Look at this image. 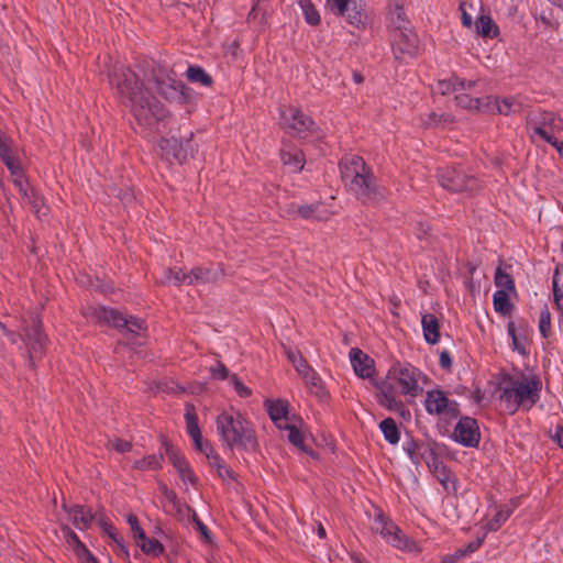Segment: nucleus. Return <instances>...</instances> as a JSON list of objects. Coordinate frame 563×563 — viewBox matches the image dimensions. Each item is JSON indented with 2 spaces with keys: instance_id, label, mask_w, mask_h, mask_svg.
I'll use <instances>...</instances> for the list:
<instances>
[{
  "instance_id": "obj_1",
  "label": "nucleus",
  "mask_w": 563,
  "mask_h": 563,
  "mask_svg": "<svg viewBox=\"0 0 563 563\" xmlns=\"http://www.w3.org/2000/svg\"><path fill=\"white\" fill-rule=\"evenodd\" d=\"M137 71L120 66L110 75V84L120 101L130 109L142 132L161 134L169 113L148 91L155 89L168 102L184 104L190 98V89L177 79L169 67L153 59L136 65Z\"/></svg>"
},
{
  "instance_id": "obj_2",
  "label": "nucleus",
  "mask_w": 563,
  "mask_h": 563,
  "mask_svg": "<svg viewBox=\"0 0 563 563\" xmlns=\"http://www.w3.org/2000/svg\"><path fill=\"white\" fill-rule=\"evenodd\" d=\"M421 371L411 364H394L386 377L376 384L377 402L389 411L404 412L405 406L400 395L416 398L422 391L419 385Z\"/></svg>"
},
{
  "instance_id": "obj_3",
  "label": "nucleus",
  "mask_w": 563,
  "mask_h": 563,
  "mask_svg": "<svg viewBox=\"0 0 563 563\" xmlns=\"http://www.w3.org/2000/svg\"><path fill=\"white\" fill-rule=\"evenodd\" d=\"M339 169L341 180L352 196L363 203H378L385 199V189L379 186L373 169L363 157L355 154L344 155Z\"/></svg>"
},
{
  "instance_id": "obj_4",
  "label": "nucleus",
  "mask_w": 563,
  "mask_h": 563,
  "mask_svg": "<svg viewBox=\"0 0 563 563\" xmlns=\"http://www.w3.org/2000/svg\"><path fill=\"white\" fill-rule=\"evenodd\" d=\"M499 400L505 411L515 415L519 409L531 410L540 400L542 382L533 374L508 375L499 384Z\"/></svg>"
},
{
  "instance_id": "obj_5",
  "label": "nucleus",
  "mask_w": 563,
  "mask_h": 563,
  "mask_svg": "<svg viewBox=\"0 0 563 563\" xmlns=\"http://www.w3.org/2000/svg\"><path fill=\"white\" fill-rule=\"evenodd\" d=\"M217 432L229 449L255 450L257 439L252 423L233 408L223 410L216 420Z\"/></svg>"
},
{
  "instance_id": "obj_6",
  "label": "nucleus",
  "mask_w": 563,
  "mask_h": 563,
  "mask_svg": "<svg viewBox=\"0 0 563 563\" xmlns=\"http://www.w3.org/2000/svg\"><path fill=\"white\" fill-rule=\"evenodd\" d=\"M97 322L119 329L128 339L141 336L145 331V322L134 317H124L119 310L104 306L92 309Z\"/></svg>"
},
{
  "instance_id": "obj_7",
  "label": "nucleus",
  "mask_w": 563,
  "mask_h": 563,
  "mask_svg": "<svg viewBox=\"0 0 563 563\" xmlns=\"http://www.w3.org/2000/svg\"><path fill=\"white\" fill-rule=\"evenodd\" d=\"M527 125L531 137H539L549 143L556 133L563 132V119L551 111L536 110L527 115Z\"/></svg>"
},
{
  "instance_id": "obj_8",
  "label": "nucleus",
  "mask_w": 563,
  "mask_h": 563,
  "mask_svg": "<svg viewBox=\"0 0 563 563\" xmlns=\"http://www.w3.org/2000/svg\"><path fill=\"white\" fill-rule=\"evenodd\" d=\"M373 530L391 547L404 552H420L418 544L409 539L401 529L388 519L383 512L375 516Z\"/></svg>"
},
{
  "instance_id": "obj_9",
  "label": "nucleus",
  "mask_w": 563,
  "mask_h": 563,
  "mask_svg": "<svg viewBox=\"0 0 563 563\" xmlns=\"http://www.w3.org/2000/svg\"><path fill=\"white\" fill-rule=\"evenodd\" d=\"M388 20L390 25L398 31L395 38L399 36L405 41V45L400 51L408 54H413L417 48V36L409 29L410 22L405 11L402 1L391 0L388 4Z\"/></svg>"
},
{
  "instance_id": "obj_10",
  "label": "nucleus",
  "mask_w": 563,
  "mask_h": 563,
  "mask_svg": "<svg viewBox=\"0 0 563 563\" xmlns=\"http://www.w3.org/2000/svg\"><path fill=\"white\" fill-rule=\"evenodd\" d=\"M440 185L452 192L475 191L479 188V181L473 175H468L462 166L441 167L438 169Z\"/></svg>"
},
{
  "instance_id": "obj_11",
  "label": "nucleus",
  "mask_w": 563,
  "mask_h": 563,
  "mask_svg": "<svg viewBox=\"0 0 563 563\" xmlns=\"http://www.w3.org/2000/svg\"><path fill=\"white\" fill-rule=\"evenodd\" d=\"M282 124L291 136L306 139L317 130L316 122L295 107H284L280 110Z\"/></svg>"
},
{
  "instance_id": "obj_12",
  "label": "nucleus",
  "mask_w": 563,
  "mask_h": 563,
  "mask_svg": "<svg viewBox=\"0 0 563 563\" xmlns=\"http://www.w3.org/2000/svg\"><path fill=\"white\" fill-rule=\"evenodd\" d=\"M424 409L429 415L444 419H456L460 416L457 401L450 399L441 389H431L426 393Z\"/></svg>"
},
{
  "instance_id": "obj_13",
  "label": "nucleus",
  "mask_w": 563,
  "mask_h": 563,
  "mask_svg": "<svg viewBox=\"0 0 563 563\" xmlns=\"http://www.w3.org/2000/svg\"><path fill=\"white\" fill-rule=\"evenodd\" d=\"M453 439L467 448L477 446L481 440L477 421L471 417H462L454 428Z\"/></svg>"
},
{
  "instance_id": "obj_14",
  "label": "nucleus",
  "mask_w": 563,
  "mask_h": 563,
  "mask_svg": "<svg viewBox=\"0 0 563 563\" xmlns=\"http://www.w3.org/2000/svg\"><path fill=\"white\" fill-rule=\"evenodd\" d=\"M190 140H186L183 142L176 137H162L158 146L161 150L162 156L167 161H176L178 163H184L191 151L188 150Z\"/></svg>"
},
{
  "instance_id": "obj_15",
  "label": "nucleus",
  "mask_w": 563,
  "mask_h": 563,
  "mask_svg": "<svg viewBox=\"0 0 563 563\" xmlns=\"http://www.w3.org/2000/svg\"><path fill=\"white\" fill-rule=\"evenodd\" d=\"M23 331L30 357L33 358L42 354L46 344V336L42 332L41 320L37 317H33L31 325L25 327Z\"/></svg>"
},
{
  "instance_id": "obj_16",
  "label": "nucleus",
  "mask_w": 563,
  "mask_h": 563,
  "mask_svg": "<svg viewBox=\"0 0 563 563\" xmlns=\"http://www.w3.org/2000/svg\"><path fill=\"white\" fill-rule=\"evenodd\" d=\"M15 187L18 188L23 202L30 205L32 211L37 216V218L46 216L47 208L44 199L33 188H29L27 180L22 183L20 180L15 181Z\"/></svg>"
},
{
  "instance_id": "obj_17",
  "label": "nucleus",
  "mask_w": 563,
  "mask_h": 563,
  "mask_svg": "<svg viewBox=\"0 0 563 563\" xmlns=\"http://www.w3.org/2000/svg\"><path fill=\"white\" fill-rule=\"evenodd\" d=\"M351 365L354 373L361 378H371L374 375V360L362 350L353 347L349 353Z\"/></svg>"
},
{
  "instance_id": "obj_18",
  "label": "nucleus",
  "mask_w": 563,
  "mask_h": 563,
  "mask_svg": "<svg viewBox=\"0 0 563 563\" xmlns=\"http://www.w3.org/2000/svg\"><path fill=\"white\" fill-rule=\"evenodd\" d=\"M62 507L76 529L84 531L91 526L93 515L88 507L82 505L67 506L66 504H63Z\"/></svg>"
},
{
  "instance_id": "obj_19",
  "label": "nucleus",
  "mask_w": 563,
  "mask_h": 563,
  "mask_svg": "<svg viewBox=\"0 0 563 563\" xmlns=\"http://www.w3.org/2000/svg\"><path fill=\"white\" fill-rule=\"evenodd\" d=\"M267 412L278 429L289 427L292 418L289 417V404L286 400L277 399L266 401Z\"/></svg>"
},
{
  "instance_id": "obj_20",
  "label": "nucleus",
  "mask_w": 563,
  "mask_h": 563,
  "mask_svg": "<svg viewBox=\"0 0 563 563\" xmlns=\"http://www.w3.org/2000/svg\"><path fill=\"white\" fill-rule=\"evenodd\" d=\"M426 464L446 492L451 489L450 484H452L453 490L456 489L453 474L446 468L437 453H434Z\"/></svg>"
},
{
  "instance_id": "obj_21",
  "label": "nucleus",
  "mask_w": 563,
  "mask_h": 563,
  "mask_svg": "<svg viewBox=\"0 0 563 563\" xmlns=\"http://www.w3.org/2000/svg\"><path fill=\"white\" fill-rule=\"evenodd\" d=\"M404 450L415 465H419L421 462L427 463L435 453L430 444L413 439L404 444Z\"/></svg>"
},
{
  "instance_id": "obj_22",
  "label": "nucleus",
  "mask_w": 563,
  "mask_h": 563,
  "mask_svg": "<svg viewBox=\"0 0 563 563\" xmlns=\"http://www.w3.org/2000/svg\"><path fill=\"white\" fill-rule=\"evenodd\" d=\"M185 420L187 432L194 441L195 448L198 451H205V444L202 434L198 424V417L192 405L186 406Z\"/></svg>"
},
{
  "instance_id": "obj_23",
  "label": "nucleus",
  "mask_w": 563,
  "mask_h": 563,
  "mask_svg": "<svg viewBox=\"0 0 563 563\" xmlns=\"http://www.w3.org/2000/svg\"><path fill=\"white\" fill-rule=\"evenodd\" d=\"M486 107H489L492 102H494V106L498 113L504 115H510L521 110L522 103L518 101L514 97H505V98H492L486 97Z\"/></svg>"
},
{
  "instance_id": "obj_24",
  "label": "nucleus",
  "mask_w": 563,
  "mask_h": 563,
  "mask_svg": "<svg viewBox=\"0 0 563 563\" xmlns=\"http://www.w3.org/2000/svg\"><path fill=\"white\" fill-rule=\"evenodd\" d=\"M423 336L430 344H435L440 340V324L433 313H424L421 317Z\"/></svg>"
},
{
  "instance_id": "obj_25",
  "label": "nucleus",
  "mask_w": 563,
  "mask_h": 563,
  "mask_svg": "<svg viewBox=\"0 0 563 563\" xmlns=\"http://www.w3.org/2000/svg\"><path fill=\"white\" fill-rule=\"evenodd\" d=\"M484 540L485 536L468 542L465 548L457 549L456 551H454V553L444 555L440 563H456L461 559L470 556L472 553H474L481 548Z\"/></svg>"
},
{
  "instance_id": "obj_26",
  "label": "nucleus",
  "mask_w": 563,
  "mask_h": 563,
  "mask_svg": "<svg viewBox=\"0 0 563 563\" xmlns=\"http://www.w3.org/2000/svg\"><path fill=\"white\" fill-rule=\"evenodd\" d=\"M552 291L555 308L563 318V267L556 266L552 277Z\"/></svg>"
},
{
  "instance_id": "obj_27",
  "label": "nucleus",
  "mask_w": 563,
  "mask_h": 563,
  "mask_svg": "<svg viewBox=\"0 0 563 563\" xmlns=\"http://www.w3.org/2000/svg\"><path fill=\"white\" fill-rule=\"evenodd\" d=\"M475 30L477 35L482 37L494 38L498 35V25L489 15L482 14L475 21Z\"/></svg>"
},
{
  "instance_id": "obj_28",
  "label": "nucleus",
  "mask_w": 563,
  "mask_h": 563,
  "mask_svg": "<svg viewBox=\"0 0 563 563\" xmlns=\"http://www.w3.org/2000/svg\"><path fill=\"white\" fill-rule=\"evenodd\" d=\"M217 274L208 267H195L188 273L187 285H200L213 283Z\"/></svg>"
},
{
  "instance_id": "obj_29",
  "label": "nucleus",
  "mask_w": 563,
  "mask_h": 563,
  "mask_svg": "<svg viewBox=\"0 0 563 563\" xmlns=\"http://www.w3.org/2000/svg\"><path fill=\"white\" fill-rule=\"evenodd\" d=\"M2 162L7 166V168L10 170L12 177H13V184L15 185V181L20 180L21 183L26 180L24 177V172L20 162V158L18 156V151L1 157Z\"/></svg>"
},
{
  "instance_id": "obj_30",
  "label": "nucleus",
  "mask_w": 563,
  "mask_h": 563,
  "mask_svg": "<svg viewBox=\"0 0 563 563\" xmlns=\"http://www.w3.org/2000/svg\"><path fill=\"white\" fill-rule=\"evenodd\" d=\"M280 158L291 172H300L303 168V154L300 150L282 151Z\"/></svg>"
},
{
  "instance_id": "obj_31",
  "label": "nucleus",
  "mask_w": 563,
  "mask_h": 563,
  "mask_svg": "<svg viewBox=\"0 0 563 563\" xmlns=\"http://www.w3.org/2000/svg\"><path fill=\"white\" fill-rule=\"evenodd\" d=\"M268 14V0H255L254 4L249 12L247 19L250 22L265 25Z\"/></svg>"
},
{
  "instance_id": "obj_32",
  "label": "nucleus",
  "mask_w": 563,
  "mask_h": 563,
  "mask_svg": "<svg viewBox=\"0 0 563 563\" xmlns=\"http://www.w3.org/2000/svg\"><path fill=\"white\" fill-rule=\"evenodd\" d=\"M494 282L496 287L499 288L498 290H505L509 292H515L516 290L514 278L508 272H506L503 262L496 268Z\"/></svg>"
},
{
  "instance_id": "obj_33",
  "label": "nucleus",
  "mask_w": 563,
  "mask_h": 563,
  "mask_svg": "<svg viewBox=\"0 0 563 563\" xmlns=\"http://www.w3.org/2000/svg\"><path fill=\"white\" fill-rule=\"evenodd\" d=\"M508 295L509 291L505 290H496L493 295L494 309L503 316H508L514 308Z\"/></svg>"
},
{
  "instance_id": "obj_34",
  "label": "nucleus",
  "mask_w": 563,
  "mask_h": 563,
  "mask_svg": "<svg viewBox=\"0 0 563 563\" xmlns=\"http://www.w3.org/2000/svg\"><path fill=\"white\" fill-rule=\"evenodd\" d=\"M136 544L147 555L157 558L164 552V545L156 539L147 538L144 533V538H139Z\"/></svg>"
},
{
  "instance_id": "obj_35",
  "label": "nucleus",
  "mask_w": 563,
  "mask_h": 563,
  "mask_svg": "<svg viewBox=\"0 0 563 563\" xmlns=\"http://www.w3.org/2000/svg\"><path fill=\"white\" fill-rule=\"evenodd\" d=\"M188 273H185L180 267L167 268L161 279L162 284L165 285H187Z\"/></svg>"
},
{
  "instance_id": "obj_36",
  "label": "nucleus",
  "mask_w": 563,
  "mask_h": 563,
  "mask_svg": "<svg viewBox=\"0 0 563 563\" xmlns=\"http://www.w3.org/2000/svg\"><path fill=\"white\" fill-rule=\"evenodd\" d=\"M104 530L108 537L111 539L113 550L117 552V554L122 559L130 561L129 549L124 543L123 538L115 531V529L112 526L106 527Z\"/></svg>"
},
{
  "instance_id": "obj_37",
  "label": "nucleus",
  "mask_w": 563,
  "mask_h": 563,
  "mask_svg": "<svg viewBox=\"0 0 563 563\" xmlns=\"http://www.w3.org/2000/svg\"><path fill=\"white\" fill-rule=\"evenodd\" d=\"M186 76L190 82L200 84L205 87H210L213 82L212 77L200 66H189Z\"/></svg>"
},
{
  "instance_id": "obj_38",
  "label": "nucleus",
  "mask_w": 563,
  "mask_h": 563,
  "mask_svg": "<svg viewBox=\"0 0 563 563\" xmlns=\"http://www.w3.org/2000/svg\"><path fill=\"white\" fill-rule=\"evenodd\" d=\"M384 438L390 444H397L400 440L399 429L393 418H386L379 423Z\"/></svg>"
},
{
  "instance_id": "obj_39",
  "label": "nucleus",
  "mask_w": 563,
  "mask_h": 563,
  "mask_svg": "<svg viewBox=\"0 0 563 563\" xmlns=\"http://www.w3.org/2000/svg\"><path fill=\"white\" fill-rule=\"evenodd\" d=\"M454 122V118L450 113L430 112L422 119L426 128H440Z\"/></svg>"
},
{
  "instance_id": "obj_40",
  "label": "nucleus",
  "mask_w": 563,
  "mask_h": 563,
  "mask_svg": "<svg viewBox=\"0 0 563 563\" xmlns=\"http://www.w3.org/2000/svg\"><path fill=\"white\" fill-rule=\"evenodd\" d=\"M163 454H151L133 462L132 467L140 471L159 470L163 463Z\"/></svg>"
},
{
  "instance_id": "obj_41",
  "label": "nucleus",
  "mask_w": 563,
  "mask_h": 563,
  "mask_svg": "<svg viewBox=\"0 0 563 563\" xmlns=\"http://www.w3.org/2000/svg\"><path fill=\"white\" fill-rule=\"evenodd\" d=\"M455 101L457 106L468 110H483L486 107V100L481 98H472L467 93L461 91V93L455 96Z\"/></svg>"
},
{
  "instance_id": "obj_42",
  "label": "nucleus",
  "mask_w": 563,
  "mask_h": 563,
  "mask_svg": "<svg viewBox=\"0 0 563 563\" xmlns=\"http://www.w3.org/2000/svg\"><path fill=\"white\" fill-rule=\"evenodd\" d=\"M512 510L507 507L503 506L499 507L495 514V516L489 519L486 523V528L488 531H497L510 517Z\"/></svg>"
},
{
  "instance_id": "obj_43",
  "label": "nucleus",
  "mask_w": 563,
  "mask_h": 563,
  "mask_svg": "<svg viewBox=\"0 0 563 563\" xmlns=\"http://www.w3.org/2000/svg\"><path fill=\"white\" fill-rule=\"evenodd\" d=\"M460 88H465L464 79L459 77H451L449 79L439 80L437 84V91L441 95L459 92Z\"/></svg>"
},
{
  "instance_id": "obj_44",
  "label": "nucleus",
  "mask_w": 563,
  "mask_h": 563,
  "mask_svg": "<svg viewBox=\"0 0 563 563\" xmlns=\"http://www.w3.org/2000/svg\"><path fill=\"white\" fill-rule=\"evenodd\" d=\"M320 203L303 205L297 208L298 218L305 220H323L320 213Z\"/></svg>"
},
{
  "instance_id": "obj_45",
  "label": "nucleus",
  "mask_w": 563,
  "mask_h": 563,
  "mask_svg": "<svg viewBox=\"0 0 563 563\" xmlns=\"http://www.w3.org/2000/svg\"><path fill=\"white\" fill-rule=\"evenodd\" d=\"M538 327L542 338H549L551 333V313L548 306H544L540 311Z\"/></svg>"
},
{
  "instance_id": "obj_46",
  "label": "nucleus",
  "mask_w": 563,
  "mask_h": 563,
  "mask_svg": "<svg viewBox=\"0 0 563 563\" xmlns=\"http://www.w3.org/2000/svg\"><path fill=\"white\" fill-rule=\"evenodd\" d=\"M282 430L288 431V440L290 443H292L295 446L303 450L305 446V437L302 432L291 422L289 423V427L283 428Z\"/></svg>"
},
{
  "instance_id": "obj_47",
  "label": "nucleus",
  "mask_w": 563,
  "mask_h": 563,
  "mask_svg": "<svg viewBox=\"0 0 563 563\" xmlns=\"http://www.w3.org/2000/svg\"><path fill=\"white\" fill-rule=\"evenodd\" d=\"M301 378L313 393L319 394V390L322 389L321 378L312 367Z\"/></svg>"
},
{
  "instance_id": "obj_48",
  "label": "nucleus",
  "mask_w": 563,
  "mask_h": 563,
  "mask_svg": "<svg viewBox=\"0 0 563 563\" xmlns=\"http://www.w3.org/2000/svg\"><path fill=\"white\" fill-rule=\"evenodd\" d=\"M60 531L63 533L66 544L73 551H75L82 543L79 540L78 536L67 525H62Z\"/></svg>"
},
{
  "instance_id": "obj_49",
  "label": "nucleus",
  "mask_w": 563,
  "mask_h": 563,
  "mask_svg": "<svg viewBox=\"0 0 563 563\" xmlns=\"http://www.w3.org/2000/svg\"><path fill=\"white\" fill-rule=\"evenodd\" d=\"M300 8L302 10V13L305 15V19L307 23L310 25H317L320 22V15L313 4L310 2L300 4Z\"/></svg>"
},
{
  "instance_id": "obj_50",
  "label": "nucleus",
  "mask_w": 563,
  "mask_h": 563,
  "mask_svg": "<svg viewBox=\"0 0 563 563\" xmlns=\"http://www.w3.org/2000/svg\"><path fill=\"white\" fill-rule=\"evenodd\" d=\"M351 0H327V7L338 15H345L349 11Z\"/></svg>"
},
{
  "instance_id": "obj_51",
  "label": "nucleus",
  "mask_w": 563,
  "mask_h": 563,
  "mask_svg": "<svg viewBox=\"0 0 563 563\" xmlns=\"http://www.w3.org/2000/svg\"><path fill=\"white\" fill-rule=\"evenodd\" d=\"M166 454L170 463L174 465V467L178 471L185 464L188 462L181 455L177 450H175L173 446H166Z\"/></svg>"
},
{
  "instance_id": "obj_52",
  "label": "nucleus",
  "mask_w": 563,
  "mask_h": 563,
  "mask_svg": "<svg viewBox=\"0 0 563 563\" xmlns=\"http://www.w3.org/2000/svg\"><path fill=\"white\" fill-rule=\"evenodd\" d=\"M75 555L77 556L80 563H98L95 556L90 553L87 547L81 543L75 551Z\"/></svg>"
},
{
  "instance_id": "obj_53",
  "label": "nucleus",
  "mask_w": 563,
  "mask_h": 563,
  "mask_svg": "<svg viewBox=\"0 0 563 563\" xmlns=\"http://www.w3.org/2000/svg\"><path fill=\"white\" fill-rule=\"evenodd\" d=\"M126 522L131 528V531L133 532V538L136 541L139 538H144V530L141 528L139 523V519L135 515L130 514L126 517Z\"/></svg>"
},
{
  "instance_id": "obj_54",
  "label": "nucleus",
  "mask_w": 563,
  "mask_h": 563,
  "mask_svg": "<svg viewBox=\"0 0 563 563\" xmlns=\"http://www.w3.org/2000/svg\"><path fill=\"white\" fill-rule=\"evenodd\" d=\"M230 380L234 387V390L236 391V394L240 397L245 398V397L251 396V394H252L251 389L247 386H245L243 384V382L236 375L230 376Z\"/></svg>"
},
{
  "instance_id": "obj_55",
  "label": "nucleus",
  "mask_w": 563,
  "mask_h": 563,
  "mask_svg": "<svg viewBox=\"0 0 563 563\" xmlns=\"http://www.w3.org/2000/svg\"><path fill=\"white\" fill-rule=\"evenodd\" d=\"M203 446H205V451H202V452L206 454L210 466L218 468L219 465H221L223 463L222 459L219 456V454H217L212 450V448L209 445V443L206 442V444Z\"/></svg>"
},
{
  "instance_id": "obj_56",
  "label": "nucleus",
  "mask_w": 563,
  "mask_h": 563,
  "mask_svg": "<svg viewBox=\"0 0 563 563\" xmlns=\"http://www.w3.org/2000/svg\"><path fill=\"white\" fill-rule=\"evenodd\" d=\"M16 148L13 147L12 140L4 134H0V157L14 152Z\"/></svg>"
},
{
  "instance_id": "obj_57",
  "label": "nucleus",
  "mask_w": 563,
  "mask_h": 563,
  "mask_svg": "<svg viewBox=\"0 0 563 563\" xmlns=\"http://www.w3.org/2000/svg\"><path fill=\"white\" fill-rule=\"evenodd\" d=\"M210 371L213 378L225 379L229 377V369L221 362H217V364L212 366Z\"/></svg>"
},
{
  "instance_id": "obj_58",
  "label": "nucleus",
  "mask_w": 563,
  "mask_h": 563,
  "mask_svg": "<svg viewBox=\"0 0 563 563\" xmlns=\"http://www.w3.org/2000/svg\"><path fill=\"white\" fill-rule=\"evenodd\" d=\"M178 474L180 476V478L185 482V483H190V484H195L196 481H197V477L195 476L191 467L189 466V464H185L181 468H179L178 471Z\"/></svg>"
},
{
  "instance_id": "obj_59",
  "label": "nucleus",
  "mask_w": 563,
  "mask_h": 563,
  "mask_svg": "<svg viewBox=\"0 0 563 563\" xmlns=\"http://www.w3.org/2000/svg\"><path fill=\"white\" fill-rule=\"evenodd\" d=\"M346 20L350 24L358 26L363 23V15L361 11L356 10V8L350 9L345 13Z\"/></svg>"
},
{
  "instance_id": "obj_60",
  "label": "nucleus",
  "mask_w": 563,
  "mask_h": 563,
  "mask_svg": "<svg viewBox=\"0 0 563 563\" xmlns=\"http://www.w3.org/2000/svg\"><path fill=\"white\" fill-rule=\"evenodd\" d=\"M112 449H114L119 453L129 452L132 448V444L129 441L122 439H114L110 442Z\"/></svg>"
},
{
  "instance_id": "obj_61",
  "label": "nucleus",
  "mask_w": 563,
  "mask_h": 563,
  "mask_svg": "<svg viewBox=\"0 0 563 563\" xmlns=\"http://www.w3.org/2000/svg\"><path fill=\"white\" fill-rule=\"evenodd\" d=\"M292 365L301 377L311 368V366L303 357H297L296 360H292Z\"/></svg>"
},
{
  "instance_id": "obj_62",
  "label": "nucleus",
  "mask_w": 563,
  "mask_h": 563,
  "mask_svg": "<svg viewBox=\"0 0 563 563\" xmlns=\"http://www.w3.org/2000/svg\"><path fill=\"white\" fill-rule=\"evenodd\" d=\"M439 363L442 368L450 369L452 366V357L449 351L444 350L439 355Z\"/></svg>"
},
{
  "instance_id": "obj_63",
  "label": "nucleus",
  "mask_w": 563,
  "mask_h": 563,
  "mask_svg": "<svg viewBox=\"0 0 563 563\" xmlns=\"http://www.w3.org/2000/svg\"><path fill=\"white\" fill-rule=\"evenodd\" d=\"M217 472L222 479L233 478V471L224 462L219 465Z\"/></svg>"
},
{
  "instance_id": "obj_64",
  "label": "nucleus",
  "mask_w": 563,
  "mask_h": 563,
  "mask_svg": "<svg viewBox=\"0 0 563 563\" xmlns=\"http://www.w3.org/2000/svg\"><path fill=\"white\" fill-rule=\"evenodd\" d=\"M460 10L462 12V24L466 27H471L473 24L472 15L466 11V3H461Z\"/></svg>"
}]
</instances>
